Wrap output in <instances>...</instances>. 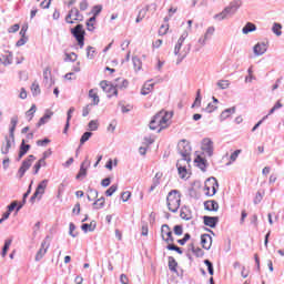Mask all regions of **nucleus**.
I'll list each match as a JSON object with an SVG mask.
<instances>
[{
	"label": "nucleus",
	"mask_w": 284,
	"mask_h": 284,
	"mask_svg": "<svg viewBox=\"0 0 284 284\" xmlns=\"http://www.w3.org/2000/svg\"><path fill=\"white\" fill-rule=\"evenodd\" d=\"M170 119H172V115H170V113H168L166 111H160L151 120L150 130H156V132H162V130L170 128Z\"/></svg>",
	"instance_id": "obj_1"
},
{
	"label": "nucleus",
	"mask_w": 284,
	"mask_h": 284,
	"mask_svg": "<svg viewBox=\"0 0 284 284\" xmlns=\"http://www.w3.org/2000/svg\"><path fill=\"white\" fill-rule=\"evenodd\" d=\"M166 205L170 212H179V207H181V192L172 190L166 196Z\"/></svg>",
	"instance_id": "obj_2"
},
{
	"label": "nucleus",
	"mask_w": 284,
	"mask_h": 284,
	"mask_svg": "<svg viewBox=\"0 0 284 284\" xmlns=\"http://www.w3.org/2000/svg\"><path fill=\"white\" fill-rule=\"evenodd\" d=\"M174 54L179 61H183L190 54V45L185 44V37H181L174 48Z\"/></svg>",
	"instance_id": "obj_3"
},
{
	"label": "nucleus",
	"mask_w": 284,
	"mask_h": 284,
	"mask_svg": "<svg viewBox=\"0 0 284 284\" xmlns=\"http://www.w3.org/2000/svg\"><path fill=\"white\" fill-rule=\"evenodd\" d=\"M216 190H219V181L216 178H209L204 182L203 192L205 196H214L216 194Z\"/></svg>",
	"instance_id": "obj_4"
},
{
	"label": "nucleus",
	"mask_w": 284,
	"mask_h": 284,
	"mask_svg": "<svg viewBox=\"0 0 284 284\" xmlns=\"http://www.w3.org/2000/svg\"><path fill=\"white\" fill-rule=\"evenodd\" d=\"M239 8H241V1H233L221 13L216 14L215 19H217V21H223V19H227L229 14H234Z\"/></svg>",
	"instance_id": "obj_5"
},
{
	"label": "nucleus",
	"mask_w": 284,
	"mask_h": 284,
	"mask_svg": "<svg viewBox=\"0 0 284 284\" xmlns=\"http://www.w3.org/2000/svg\"><path fill=\"white\" fill-rule=\"evenodd\" d=\"M100 88L103 90V92H105L109 99H112V97H119V90L116 87L106 80H102L100 82Z\"/></svg>",
	"instance_id": "obj_6"
},
{
	"label": "nucleus",
	"mask_w": 284,
	"mask_h": 284,
	"mask_svg": "<svg viewBox=\"0 0 284 284\" xmlns=\"http://www.w3.org/2000/svg\"><path fill=\"white\" fill-rule=\"evenodd\" d=\"M71 32L75 38L78 45L83 48V45H85V30H83V26L77 24L75 28L71 30Z\"/></svg>",
	"instance_id": "obj_7"
},
{
	"label": "nucleus",
	"mask_w": 284,
	"mask_h": 284,
	"mask_svg": "<svg viewBox=\"0 0 284 284\" xmlns=\"http://www.w3.org/2000/svg\"><path fill=\"white\" fill-rule=\"evenodd\" d=\"M34 161H37V158L34 155H29L21 164L18 174L20 176V179H23V176L26 175V172H28V170H30V168H32V164L34 163Z\"/></svg>",
	"instance_id": "obj_8"
},
{
	"label": "nucleus",
	"mask_w": 284,
	"mask_h": 284,
	"mask_svg": "<svg viewBox=\"0 0 284 284\" xmlns=\"http://www.w3.org/2000/svg\"><path fill=\"white\" fill-rule=\"evenodd\" d=\"M65 21L68 23H79V21H83V16L79 12V9L72 8L65 17Z\"/></svg>",
	"instance_id": "obj_9"
},
{
	"label": "nucleus",
	"mask_w": 284,
	"mask_h": 284,
	"mask_svg": "<svg viewBox=\"0 0 284 284\" xmlns=\"http://www.w3.org/2000/svg\"><path fill=\"white\" fill-rule=\"evenodd\" d=\"M48 187V180L40 182L36 189V192L31 196V203H34V200L41 199L45 194V189Z\"/></svg>",
	"instance_id": "obj_10"
},
{
	"label": "nucleus",
	"mask_w": 284,
	"mask_h": 284,
	"mask_svg": "<svg viewBox=\"0 0 284 284\" xmlns=\"http://www.w3.org/2000/svg\"><path fill=\"white\" fill-rule=\"evenodd\" d=\"M178 150L183 159H190V143L186 140H181L178 143Z\"/></svg>",
	"instance_id": "obj_11"
},
{
	"label": "nucleus",
	"mask_w": 284,
	"mask_h": 284,
	"mask_svg": "<svg viewBox=\"0 0 284 284\" xmlns=\"http://www.w3.org/2000/svg\"><path fill=\"white\" fill-rule=\"evenodd\" d=\"M161 237L165 241V243H174V237L172 236V229H170L168 224L162 225Z\"/></svg>",
	"instance_id": "obj_12"
},
{
	"label": "nucleus",
	"mask_w": 284,
	"mask_h": 284,
	"mask_svg": "<svg viewBox=\"0 0 284 284\" xmlns=\"http://www.w3.org/2000/svg\"><path fill=\"white\" fill-rule=\"evenodd\" d=\"M202 150L207 154L209 156H212L214 154V142L210 138H205L202 141Z\"/></svg>",
	"instance_id": "obj_13"
},
{
	"label": "nucleus",
	"mask_w": 284,
	"mask_h": 284,
	"mask_svg": "<svg viewBox=\"0 0 284 284\" xmlns=\"http://www.w3.org/2000/svg\"><path fill=\"white\" fill-rule=\"evenodd\" d=\"M185 163H187V159H181L176 163L178 172L181 179H185L187 176V166H185Z\"/></svg>",
	"instance_id": "obj_14"
},
{
	"label": "nucleus",
	"mask_w": 284,
	"mask_h": 284,
	"mask_svg": "<svg viewBox=\"0 0 284 284\" xmlns=\"http://www.w3.org/2000/svg\"><path fill=\"white\" fill-rule=\"evenodd\" d=\"M49 248H50V242H48V240H44L41 243V247L36 255V261H41V258H43V256H45V254H48Z\"/></svg>",
	"instance_id": "obj_15"
},
{
	"label": "nucleus",
	"mask_w": 284,
	"mask_h": 284,
	"mask_svg": "<svg viewBox=\"0 0 284 284\" xmlns=\"http://www.w3.org/2000/svg\"><path fill=\"white\" fill-rule=\"evenodd\" d=\"M254 54L256 57H261L262 54H265L267 52V44L265 42H258L254 48H253Z\"/></svg>",
	"instance_id": "obj_16"
},
{
	"label": "nucleus",
	"mask_w": 284,
	"mask_h": 284,
	"mask_svg": "<svg viewBox=\"0 0 284 284\" xmlns=\"http://www.w3.org/2000/svg\"><path fill=\"white\" fill-rule=\"evenodd\" d=\"M201 245L204 250L212 247V236L210 234L201 235Z\"/></svg>",
	"instance_id": "obj_17"
},
{
	"label": "nucleus",
	"mask_w": 284,
	"mask_h": 284,
	"mask_svg": "<svg viewBox=\"0 0 284 284\" xmlns=\"http://www.w3.org/2000/svg\"><path fill=\"white\" fill-rule=\"evenodd\" d=\"M204 207L209 212H219V202H216L214 200H209V201L204 202Z\"/></svg>",
	"instance_id": "obj_18"
},
{
	"label": "nucleus",
	"mask_w": 284,
	"mask_h": 284,
	"mask_svg": "<svg viewBox=\"0 0 284 284\" xmlns=\"http://www.w3.org/2000/svg\"><path fill=\"white\" fill-rule=\"evenodd\" d=\"M153 90H154V82H152V80H149L143 84L141 94L145 97L150 94V92H152Z\"/></svg>",
	"instance_id": "obj_19"
},
{
	"label": "nucleus",
	"mask_w": 284,
	"mask_h": 284,
	"mask_svg": "<svg viewBox=\"0 0 284 284\" xmlns=\"http://www.w3.org/2000/svg\"><path fill=\"white\" fill-rule=\"evenodd\" d=\"M90 165L89 160H84L80 166V171L77 174V179H81L82 176H85L88 174V168Z\"/></svg>",
	"instance_id": "obj_20"
},
{
	"label": "nucleus",
	"mask_w": 284,
	"mask_h": 284,
	"mask_svg": "<svg viewBox=\"0 0 284 284\" xmlns=\"http://www.w3.org/2000/svg\"><path fill=\"white\" fill-rule=\"evenodd\" d=\"M53 115H54V112L47 110L44 115L39 120L38 128H41V125H45V123H48Z\"/></svg>",
	"instance_id": "obj_21"
},
{
	"label": "nucleus",
	"mask_w": 284,
	"mask_h": 284,
	"mask_svg": "<svg viewBox=\"0 0 284 284\" xmlns=\"http://www.w3.org/2000/svg\"><path fill=\"white\" fill-rule=\"evenodd\" d=\"M0 62L3 65H10V63H12V52L6 51L4 53H2L0 57Z\"/></svg>",
	"instance_id": "obj_22"
},
{
	"label": "nucleus",
	"mask_w": 284,
	"mask_h": 284,
	"mask_svg": "<svg viewBox=\"0 0 284 284\" xmlns=\"http://www.w3.org/2000/svg\"><path fill=\"white\" fill-rule=\"evenodd\" d=\"M74 106H71L67 112V123L63 130V134H68V130H70V121H72V114H74Z\"/></svg>",
	"instance_id": "obj_23"
},
{
	"label": "nucleus",
	"mask_w": 284,
	"mask_h": 284,
	"mask_svg": "<svg viewBox=\"0 0 284 284\" xmlns=\"http://www.w3.org/2000/svg\"><path fill=\"white\" fill-rule=\"evenodd\" d=\"M194 163L197 168H200V170H202V172H205V168H207V161L205 159H203L201 155H197L194 160Z\"/></svg>",
	"instance_id": "obj_24"
},
{
	"label": "nucleus",
	"mask_w": 284,
	"mask_h": 284,
	"mask_svg": "<svg viewBox=\"0 0 284 284\" xmlns=\"http://www.w3.org/2000/svg\"><path fill=\"white\" fill-rule=\"evenodd\" d=\"M216 223H219V217L204 216V225L207 227H216Z\"/></svg>",
	"instance_id": "obj_25"
},
{
	"label": "nucleus",
	"mask_w": 284,
	"mask_h": 284,
	"mask_svg": "<svg viewBox=\"0 0 284 284\" xmlns=\"http://www.w3.org/2000/svg\"><path fill=\"white\" fill-rule=\"evenodd\" d=\"M190 250H191L192 254H194V256H196L197 258H201V257H203L205 255V252L202 251L201 247H199V246H196L194 244L190 245Z\"/></svg>",
	"instance_id": "obj_26"
},
{
	"label": "nucleus",
	"mask_w": 284,
	"mask_h": 284,
	"mask_svg": "<svg viewBox=\"0 0 284 284\" xmlns=\"http://www.w3.org/2000/svg\"><path fill=\"white\" fill-rule=\"evenodd\" d=\"M161 179H163V173L158 172L153 178V185H151L150 192H153L160 185Z\"/></svg>",
	"instance_id": "obj_27"
},
{
	"label": "nucleus",
	"mask_w": 284,
	"mask_h": 284,
	"mask_svg": "<svg viewBox=\"0 0 284 284\" xmlns=\"http://www.w3.org/2000/svg\"><path fill=\"white\" fill-rule=\"evenodd\" d=\"M89 97L92 99V105H99L100 99H99V92H97V89H91L89 91Z\"/></svg>",
	"instance_id": "obj_28"
},
{
	"label": "nucleus",
	"mask_w": 284,
	"mask_h": 284,
	"mask_svg": "<svg viewBox=\"0 0 284 284\" xmlns=\"http://www.w3.org/2000/svg\"><path fill=\"white\" fill-rule=\"evenodd\" d=\"M29 150H30V145L26 144V140H22V143L20 145V151H19V159H23V156L28 154Z\"/></svg>",
	"instance_id": "obj_29"
},
{
	"label": "nucleus",
	"mask_w": 284,
	"mask_h": 284,
	"mask_svg": "<svg viewBox=\"0 0 284 284\" xmlns=\"http://www.w3.org/2000/svg\"><path fill=\"white\" fill-rule=\"evenodd\" d=\"M47 162H45V158L40 159L34 165H33V174H39V171L41 170V168H45Z\"/></svg>",
	"instance_id": "obj_30"
},
{
	"label": "nucleus",
	"mask_w": 284,
	"mask_h": 284,
	"mask_svg": "<svg viewBox=\"0 0 284 284\" xmlns=\"http://www.w3.org/2000/svg\"><path fill=\"white\" fill-rule=\"evenodd\" d=\"M95 28H97V17L93 16L87 21V30H89V32H94Z\"/></svg>",
	"instance_id": "obj_31"
},
{
	"label": "nucleus",
	"mask_w": 284,
	"mask_h": 284,
	"mask_svg": "<svg viewBox=\"0 0 284 284\" xmlns=\"http://www.w3.org/2000/svg\"><path fill=\"white\" fill-rule=\"evenodd\" d=\"M145 17H148V8L140 9L135 19V23H141Z\"/></svg>",
	"instance_id": "obj_32"
},
{
	"label": "nucleus",
	"mask_w": 284,
	"mask_h": 284,
	"mask_svg": "<svg viewBox=\"0 0 284 284\" xmlns=\"http://www.w3.org/2000/svg\"><path fill=\"white\" fill-rule=\"evenodd\" d=\"M180 216L183 219V221H190V219H192V212H190V210L186 207H183L181 209Z\"/></svg>",
	"instance_id": "obj_33"
},
{
	"label": "nucleus",
	"mask_w": 284,
	"mask_h": 284,
	"mask_svg": "<svg viewBox=\"0 0 284 284\" xmlns=\"http://www.w3.org/2000/svg\"><path fill=\"white\" fill-rule=\"evenodd\" d=\"M36 113H37V104H32L30 110L26 112V116L28 121H32V119H34Z\"/></svg>",
	"instance_id": "obj_34"
},
{
	"label": "nucleus",
	"mask_w": 284,
	"mask_h": 284,
	"mask_svg": "<svg viewBox=\"0 0 284 284\" xmlns=\"http://www.w3.org/2000/svg\"><path fill=\"white\" fill-rule=\"evenodd\" d=\"M256 30V24L248 22L246 26L242 29L243 34H250V32H254Z\"/></svg>",
	"instance_id": "obj_35"
},
{
	"label": "nucleus",
	"mask_w": 284,
	"mask_h": 284,
	"mask_svg": "<svg viewBox=\"0 0 284 284\" xmlns=\"http://www.w3.org/2000/svg\"><path fill=\"white\" fill-rule=\"evenodd\" d=\"M31 92H32L33 97L41 94V88L39 87V82L34 81L31 84Z\"/></svg>",
	"instance_id": "obj_36"
},
{
	"label": "nucleus",
	"mask_w": 284,
	"mask_h": 284,
	"mask_svg": "<svg viewBox=\"0 0 284 284\" xmlns=\"http://www.w3.org/2000/svg\"><path fill=\"white\" fill-rule=\"evenodd\" d=\"M10 245H12V240H6L4 246H3L2 252H1L2 258H6V256L8 254V250H10Z\"/></svg>",
	"instance_id": "obj_37"
},
{
	"label": "nucleus",
	"mask_w": 284,
	"mask_h": 284,
	"mask_svg": "<svg viewBox=\"0 0 284 284\" xmlns=\"http://www.w3.org/2000/svg\"><path fill=\"white\" fill-rule=\"evenodd\" d=\"M97 227V222H91L90 224H82L83 232H94Z\"/></svg>",
	"instance_id": "obj_38"
},
{
	"label": "nucleus",
	"mask_w": 284,
	"mask_h": 284,
	"mask_svg": "<svg viewBox=\"0 0 284 284\" xmlns=\"http://www.w3.org/2000/svg\"><path fill=\"white\" fill-rule=\"evenodd\" d=\"M235 109H226L221 113V119L225 120V119H230V116H232V114H234Z\"/></svg>",
	"instance_id": "obj_39"
},
{
	"label": "nucleus",
	"mask_w": 284,
	"mask_h": 284,
	"mask_svg": "<svg viewBox=\"0 0 284 284\" xmlns=\"http://www.w3.org/2000/svg\"><path fill=\"white\" fill-rule=\"evenodd\" d=\"M103 205H105V197H100L94 203L93 206L95 210H101V207H103Z\"/></svg>",
	"instance_id": "obj_40"
},
{
	"label": "nucleus",
	"mask_w": 284,
	"mask_h": 284,
	"mask_svg": "<svg viewBox=\"0 0 284 284\" xmlns=\"http://www.w3.org/2000/svg\"><path fill=\"white\" fill-rule=\"evenodd\" d=\"M192 108H201V89H199L196 92V98L192 104Z\"/></svg>",
	"instance_id": "obj_41"
},
{
	"label": "nucleus",
	"mask_w": 284,
	"mask_h": 284,
	"mask_svg": "<svg viewBox=\"0 0 284 284\" xmlns=\"http://www.w3.org/2000/svg\"><path fill=\"white\" fill-rule=\"evenodd\" d=\"M179 264L176 263V260H174V257H169V270H171V272H176V266Z\"/></svg>",
	"instance_id": "obj_42"
},
{
	"label": "nucleus",
	"mask_w": 284,
	"mask_h": 284,
	"mask_svg": "<svg viewBox=\"0 0 284 284\" xmlns=\"http://www.w3.org/2000/svg\"><path fill=\"white\" fill-rule=\"evenodd\" d=\"M166 250L178 252V254H183L181 247L174 245L173 243H168Z\"/></svg>",
	"instance_id": "obj_43"
},
{
	"label": "nucleus",
	"mask_w": 284,
	"mask_h": 284,
	"mask_svg": "<svg viewBox=\"0 0 284 284\" xmlns=\"http://www.w3.org/2000/svg\"><path fill=\"white\" fill-rule=\"evenodd\" d=\"M119 190V185L113 184L111 185L106 191H105V196H112V194H114V192H116Z\"/></svg>",
	"instance_id": "obj_44"
},
{
	"label": "nucleus",
	"mask_w": 284,
	"mask_h": 284,
	"mask_svg": "<svg viewBox=\"0 0 284 284\" xmlns=\"http://www.w3.org/2000/svg\"><path fill=\"white\" fill-rule=\"evenodd\" d=\"M90 136H92V132H85L80 139V145H83L87 143V141H90Z\"/></svg>",
	"instance_id": "obj_45"
},
{
	"label": "nucleus",
	"mask_w": 284,
	"mask_h": 284,
	"mask_svg": "<svg viewBox=\"0 0 284 284\" xmlns=\"http://www.w3.org/2000/svg\"><path fill=\"white\" fill-rule=\"evenodd\" d=\"M169 30H170V24H162L159 29L160 37H164V34H168Z\"/></svg>",
	"instance_id": "obj_46"
},
{
	"label": "nucleus",
	"mask_w": 284,
	"mask_h": 284,
	"mask_svg": "<svg viewBox=\"0 0 284 284\" xmlns=\"http://www.w3.org/2000/svg\"><path fill=\"white\" fill-rule=\"evenodd\" d=\"M217 85L221 90H227V88H230V80H220Z\"/></svg>",
	"instance_id": "obj_47"
},
{
	"label": "nucleus",
	"mask_w": 284,
	"mask_h": 284,
	"mask_svg": "<svg viewBox=\"0 0 284 284\" xmlns=\"http://www.w3.org/2000/svg\"><path fill=\"white\" fill-rule=\"evenodd\" d=\"M121 199L123 203H126V201H130V199H132V192L130 191L122 192Z\"/></svg>",
	"instance_id": "obj_48"
},
{
	"label": "nucleus",
	"mask_w": 284,
	"mask_h": 284,
	"mask_svg": "<svg viewBox=\"0 0 284 284\" xmlns=\"http://www.w3.org/2000/svg\"><path fill=\"white\" fill-rule=\"evenodd\" d=\"M204 264L206 265V267L209 270V274L211 276H214V266L212 265V262H210V260H205Z\"/></svg>",
	"instance_id": "obj_49"
},
{
	"label": "nucleus",
	"mask_w": 284,
	"mask_h": 284,
	"mask_svg": "<svg viewBox=\"0 0 284 284\" xmlns=\"http://www.w3.org/2000/svg\"><path fill=\"white\" fill-rule=\"evenodd\" d=\"M281 108H283V103H281V101H277V102L275 103V105L270 110L267 116L274 114V111H275V110H281Z\"/></svg>",
	"instance_id": "obj_50"
},
{
	"label": "nucleus",
	"mask_w": 284,
	"mask_h": 284,
	"mask_svg": "<svg viewBox=\"0 0 284 284\" xmlns=\"http://www.w3.org/2000/svg\"><path fill=\"white\" fill-rule=\"evenodd\" d=\"M10 148H11L10 140H7V143L1 148L2 154H8V152H10Z\"/></svg>",
	"instance_id": "obj_51"
},
{
	"label": "nucleus",
	"mask_w": 284,
	"mask_h": 284,
	"mask_svg": "<svg viewBox=\"0 0 284 284\" xmlns=\"http://www.w3.org/2000/svg\"><path fill=\"white\" fill-rule=\"evenodd\" d=\"M89 129L94 132L95 130H99V122L95 120H92L89 122Z\"/></svg>",
	"instance_id": "obj_52"
},
{
	"label": "nucleus",
	"mask_w": 284,
	"mask_h": 284,
	"mask_svg": "<svg viewBox=\"0 0 284 284\" xmlns=\"http://www.w3.org/2000/svg\"><path fill=\"white\" fill-rule=\"evenodd\" d=\"M173 232L176 236H181L183 234V226L181 225H175L173 229Z\"/></svg>",
	"instance_id": "obj_53"
},
{
	"label": "nucleus",
	"mask_w": 284,
	"mask_h": 284,
	"mask_svg": "<svg viewBox=\"0 0 284 284\" xmlns=\"http://www.w3.org/2000/svg\"><path fill=\"white\" fill-rule=\"evenodd\" d=\"M80 10H88V0H78Z\"/></svg>",
	"instance_id": "obj_54"
},
{
	"label": "nucleus",
	"mask_w": 284,
	"mask_h": 284,
	"mask_svg": "<svg viewBox=\"0 0 284 284\" xmlns=\"http://www.w3.org/2000/svg\"><path fill=\"white\" fill-rule=\"evenodd\" d=\"M241 150H235L232 154H231V156H230V159H231V161H232V163H234V161H236V159H239V154H241Z\"/></svg>",
	"instance_id": "obj_55"
},
{
	"label": "nucleus",
	"mask_w": 284,
	"mask_h": 284,
	"mask_svg": "<svg viewBox=\"0 0 284 284\" xmlns=\"http://www.w3.org/2000/svg\"><path fill=\"white\" fill-rule=\"evenodd\" d=\"M281 24H278V23H275L274 26H273V32H274V34H277V37H281Z\"/></svg>",
	"instance_id": "obj_56"
},
{
	"label": "nucleus",
	"mask_w": 284,
	"mask_h": 284,
	"mask_svg": "<svg viewBox=\"0 0 284 284\" xmlns=\"http://www.w3.org/2000/svg\"><path fill=\"white\" fill-rule=\"evenodd\" d=\"M187 241H190V234L189 233H186L183 239L178 240V243L180 245H185V243H187Z\"/></svg>",
	"instance_id": "obj_57"
},
{
	"label": "nucleus",
	"mask_w": 284,
	"mask_h": 284,
	"mask_svg": "<svg viewBox=\"0 0 284 284\" xmlns=\"http://www.w3.org/2000/svg\"><path fill=\"white\" fill-rule=\"evenodd\" d=\"M48 143H50V139H44V140H38L37 141V145H39L40 148H43V146L48 145Z\"/></svg>",
	"instance_id": "obj_58"
},
{
	"label": "nucleus",
	"mask_w": 284,
	"mask_h": 284,
	"mask_svg": "<svg viewBox=\"0 0 284 284\" xmlns=\"http://www.w3.org/2000/svg\"><path fill=\"white\" fill-rule=\"evenodd\" d=\"M216 110V104L209 103L207 106L205 108V112L212 113Z\"/></svg>",
	"instance_id": "obj_59"
},
{
	"label": "nucleus",
	"mask_w": 284,
	"mask_h": 284,
	"mask_svg": "<svg viewBox=\"0 0 284 284\" xmlns=\"http://www.w3.org/2000/svg\"><path fill=\"white\" fill-rule=\"evenodd\" d=\"M215 31L216 29L214 27H209L205 33V39H207V37H212V34H214Z\"/></svg>",
	"instance_id": "obj_60"
},
{
	"label": "nucleus",
	"mask_w": 284,
	"mask_h": 284,
	"mask_svg": "<svg viewBox=\"0 0 284 284\" xmlns=\"http://www.w3.org/2000/svg\"><path fill=\"white\" fill-rule=\"evenodd\" d=\"M72 214H81V203H77L72 210Z\"/></svg>",
	"instance_id": "obj_61"
},
{
	"label": "nucleus",
	"mask_w": 284,
	"mask_h": 284,
	"mask_svg": "<svg viewBox=\"0 0 284 284\" xmlns=\"http://www.w3.org/2000/svg\"><path fill=\"white\" fill-rule=\"evenodd\" d=\"M50 3H51V0H43V1L40 3V7H41L43 10H47V8H50Z\"/></svg>",
	"instance_id": "obj_62"
},
{
	"label": "nucleus",
	"mask_w": 284,
	"mask_h": 284,
	"mask_svg": "<svg viewBox=\"0 0 284 284\" xmlns=\"http://www.w3.org/2000/svg\"><path fill=\"white\" fill-rule=\"evenodd\" d=\"M68 61H77V53H67Z\"/></svg>",
	"instance_id": "obj_63"
},
{
	"label": "nucleus",
	"mask_w": 284,
	"mask_h": 284,
	"mask_svg": "<svg viewBox=\"0 0 284 284\" xmlns=\"http://www.w3.org/2000/svg\"><path fill=\"white\" fill-rule=\"evenodd\" d=\"M133 64H134L135 70H141V60L133 59Z\"/></svg>",
	"instance_id": "obj_64"
}]
</instances>
